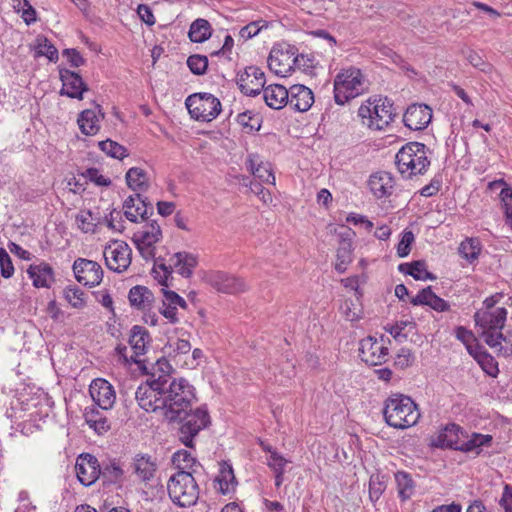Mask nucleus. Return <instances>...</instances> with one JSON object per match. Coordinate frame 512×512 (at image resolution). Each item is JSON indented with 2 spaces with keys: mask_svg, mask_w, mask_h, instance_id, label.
<instances>
[{
  "mask_svg": "<svg viewBox=\"0 0 512 512\" xmlns=\"http://www.w3.org/2000/svg\"><path fill=\"white\" fill-rule=\"evenodd\" d=\"M426 265L423 261H414L412 263H403L399 265V271L412 276L416 280H420L424 273Z\"/></svg>",
  "mask_w": 512,
  "mask_h": 512,
  "instance_id": "de8ad7c7",
  "label": "nucleus"
},
{
  "mask_svg": "<svg viewBox=\"0 0 512 512\" xmlns=\"http://www.w3.org/2000/svg\"><path fill=\"white\" fill-rule=\"evenodd\" d=\"M413 241L414 234L412 231H405L397 247V254L399 257H406L410 253Z\"/></svg>",
  "mask_w": 512,
  "mask_h": 512,
  "instance_id": "bf43d9fd",
  "label": "nucleus"
},
{
  "mask_svg": "<svg viewBox=\"0 0 512 512\" xmlns=\"http://www.w3.org/2000/svg\"><path fill=\"white\" fill-rule=\"evenodd\" d=\"M267 106L279 110L288 104V89L280 84H272L262 89Z\"/></svg>",
  "mask_w": 512,
  "mask_h": 512,
  "instance_id": "393cba45",
  "label": "nucleus"
},
{
  "mask_svg": "<svg viewBox=\"0 0 512 512\" xmlns=\"http://www.w3.org/2000/svg\"><path fill=\"white\" fill-rule=\"evenodd\" d=\"M162 237V232L159 224L156 221L147 223L142 230H139L133 235V242L140 253L149 257L152 256V248Z\"/></svg>",
  "mask_w": 512,
  "mask_h": 512,
  "instance_id": "2eb2a0df",
  "label": "nucleus"
},
{
  "mask_svg": "<svg viewBox=\"0 0 512 512\" xmlns=\"http://www.w3.org/2000/svg\"><path fill=\"white\" fill-rule=\"evenodd\" d=\"M98 146L102 152L112 158L123 159L128 155L127 149L124 146L111 139L100 141Z\"/></svg>",
  "mask_w": 512,
  "mask_h": 512,
  "instance_id": "a19ab883",
  "label": "nucleus"
},
{
  "mask_svg": "<svg viewBox=\"0 0 512 512\" xmlns=\"http://www.w3.org/2000/svg\"><path fill=\"white\" fill-rule=\"evenodd\" d=\"M73 272L76 280L88 287L99 285L103 279V269L96 262L84 258L74 261Z\"/></svg>",
  "mask_w": 512,
  "mask_h": 512,
  "instance_id": "f8f14e48",
  "label": "nucleus"
},
{
  "mask_svg": "<svg viewBox=\"0 0 512 512\" xmlns=\"http://www.w3.org/2000/svg\"><path fill=\"white\" fill-rule=\"evenodd\" d=\"M137 14L140 19L148 26H152L156 22L151 8L146 4L138 5Z\"/></svg>",
  "mask_w": 512,
  "mask_h": 512,
  "instance_id": "338daca9",
  "label": "nucleus"
},
{
  "mask_svg": "<svg viewBox=\"0 0 512 512\" xmlns=\"http://www.w3.org/2000/svg\"><path fill=\"white\" fill-rule=\"evenodd\" d=\"M161 292L163 293V300L162 304L167 306H173L177 308V306H180L182 308H186V301L180 297L177 293L174 291L167 290L166 288H161Z\"/></svg>",
  "mask_w": 512,
  "mask_h": 512,
  "instance_id": "5fc2aeb1",
  "label": "nucleus"
},
{
  "mask_svg": "<svg viewBox=\"0 0 512 512\" xmlns=\"http://www.w3.org/2000/svg\"><path fill=\"white\" fill-rule=\"evenodd\" d=\"M130 304L139 309H148L154 300L153 293L145 286H134L129 291Z\"/></svg>",
  "mask_w": 512,
  "mask_h": 512,
  "instance_id": "2f4dec72",
  "label": "nucleus"
},
{
  "mask_svg": "<svg viewBox=\"0 0 512 512\" xmlns=\"http://www.w3.org/2000/svg\"><path fill=\"white\" fill-rule=\"evenodd\" d=\"M482 370L491 377H497L499 373L498 363L492 355H490L483 346L471 355Z\"/></svg>",
  "mask_w": 512,
  "mask_h": 512,
  "instance_id": "72a5a7b5",
  "label": "nucleus"
},
{
  "mask_svg": "<svg viewBox=\"0 0 512 512\" xmlns=\"http://www.w3.org/2000/svg\"><path fill=\"white\" fill-rule=\"evenodd\" d=\"M89 393L96 405L103 410L111 409L116 400L113 386L102 378L95 379L91 382Z\"/></svg>",
  "mask_w": 512,
  "mask_h": 512,
  "instance_id": "dca6fc26",
  "label": "nucleus"
},
{
  "mask_svg": "<svg viewBox=\"0 0 512 512\" xmlns=\"http://www.w3.org/2000/svg\"><path fill=\"white\" fill-rule=\"evenodd\" d=\"M482 337L485 343L491 348L499 347V350H503L501 330L482 331Z\"/></svg>",
  "mask_w": 512,
  "mask_h": 512,
  "instance_id": "13d9d810",
  "label": "nucleus"
},
{
  "mask_svg": "<svg viewBox=\"0 0 512 512\" xmlns=\"http://www.w3.org/2000/svg\"><path fill=\"white\" fill-rule=\"evenodd\" d=\"M480 251V242L476 238H467L459 246V254L469 262L476 260Z\"/></svg>",
  "mask_w": 512,
  "mask_h": 512,
  "instance_id": "c9c22d12",
  "label": "nucleus"
},
{
  "mask_svg": "<svg viewBox=\"0 0 512 512\" xmlns=\"http://www.w3.org/2000/svg\"><path fill=\"white\" fill-rule=\"evenodd\" d=\"M165 377L158 376L156 373L149 377L145 383H142L135 392V398L138 405L147 412H156L163 410V396L165 390Z\"/></svg>",
  "mask_w": 512,
  "mask_h": 512,
  "instance_id": "0eeeda50",
  "label": "nucleus"
},
{
  "mask_svg": "<svg viewBox=\"0 0 512 512\" xmlns=\"http://www.w3.org/2000/svg\"><path fill=\"white\" fill-rule=\"evenodd\" d=\"M351 252L352 245L351 243H341L340 247L337 250V263L335 265V269L339 273H344L346 270V266L351 262Z\"/></svg>",
  "mask_w": 512,
  "mask_h": 512,
  "instance_id": "c03bdc74",
  "label": "nucleus"
},
{
  "mask_svg": "<svg viewBox=\"0 0 512 512\" xmlns=\"http://www.w3.org/2000/svg\"><path fill=\"white\" fill-rule=\"evenodd\" d=\"M197 264V256L187 252H178L170 258V267H174L180 275L186 278L193 274Z\"/></svg>",
  "mask_w": 512,
  "mask_h": 512,
  "instance_id": "bb28decb",
  "label": "nucleus"
},
{
  "mask_svg": "<svg viewBox=\"0 0 512 512\" xmlns=\"http://www.w3.org/2000/svg\"><path fill=\"white\" fill-rule=\"evenodd\" d=\"M83 176L89 179L91 182H94L98 186H109L111 184V180L104 177L97 168H89L84 173Z\"/></svg>",
  "mask_w": 512,
  "mask_h": 512,
  "instance_id": "680f3d73",
  "label": "nucleus"
},
{
  "mask_svg": "<svg viewBox=\"0 0 512 512\" xmlns=\"http://www.w3.org/2000/svg\"><path fill=\"white\" fill-rule=\"evenodd\" d=\"M236 123L245 133L258 131L261 127V120L258 116L252 115L251 112L239 113L236 116Z\"/></svg>",
  "mask_w": 512,
  "mask_h": 512,
  "instance_id": "58836bf2",
  "label": "nucleus"
},
{
  "mask_svg": "<svg viewBox=\"0 0 512 512\" xmlns=\"http://www.w3.org/2000/svg\"><path fill=\"white\" fill-rule=\"evenodd\" d=\"M380 475H372L369 482V496L371 500L379 499L380 495L385 490L384 481L380 479Z\"/></svg>",
  "mask_w": 512,
  "mask_h": 512,
  "instance_id": "6e6d98bb",
  "label": "nucleus"
},
{
  "mask_svg": "<svg viewBox=\"0 0 512 512\" xmlns=\"http://www.w3.org/2000/svg\"><path fill=\"white\" fill-rule=\"evenodd\" d=\"M163 392V415L171 422L178 420L184 412L190 409L195 399L193 387L183 378L169 383V378L166 376Z\"/></svg>",
  "mask_w": 512,
  "mask_h": 512,
  "instance_id": "f257e3e1",
  "label": "nucleus"
},
{
  "mask_svg": "<svg viewBox=\"0 0 512 512\" xmlns=\"http://www.w3.org/2000/svg\"><path fill=\"white\" fill-rule=\"evenodd\" d=\"M433 291L431 290V287H426L422 289L415 297H412L410 299V303L414 306L417 305H430L431 298L433 296Z\"/></svg>",
  "mask_w": 512,
  "mask_h": 512,
  "instance_id": "0e129e2a",
  "label": "nucleus"
},
{
  "mask_svg": "<svg viewBox=\"0 0 512 512\" xmlns=\"http://www.w3.org/2000/svg\"><path fill=\"white\" fill-rule=\"evenodd\" d=\"M187 65L193 74L202 75L208 67V59L203 55H191L187 59Z\"/></svg>",
  "mask_w": 512,
  "mask_h": 512,
  "instance_id": "49530a36",
  "label": "nucleus"
},
{
  "mask_svg": "<svg viewBox=\"0 0 512 512\" xmlns=\"http://www.w3.org/2000/svg\"><path fill=\"white\" fill-rule=\"evenodd\" d=\"M455 336L459 341H461L465 345L467 352L470 355H472V353H475L480 347H482L478 343L473 345V343L476 342L474 334L472 333V331L466 329L463 326L456 327Z\"/></svg>",
  "mask_w": 512,
  "mask_h": 512,
  "instance_id": "79ce46f5",
  "label": "nucleus"
},
{
  "mask_svg": "<svg viewBox=\"0 0 512 512\" xmlns=\"http://www.w3.org/2000/svg\"><path fill=\"white\" fill-rule=\"evenodd\" d=\"M395 163L405 178L424 174L430 166L426 146L419 142L407 143L397 152Z\"/></svg>",
  "mask_w": 512,
  "mask_h": 512,
  "instance_id": "7ed1b4c3",
  "label": "nucleus"
},
{
  "mask_svg": "<svg viewBox=\"0 0 512 512\" xmlns=\"http://www.w3.org/2000/svg\"><path fill=\"white\" fill-rule=\"evenodd\" d=\"M463 432L454 423L447 425L438 435V445L459 450L462 442Z\"/></svg>",
  "mask_w": 512,
  "mask_h": 512,
  "instance_id": "cd10ccee",
  "label": "nucleus"
},
{
  "mask_svg": "<svg viewBox=\"0 0 512 512\" xmlns=\"http://www.w3.org/2000/svg\"><path fill=\"white\" fill-rule=\"evenodd\" d=\"M507 317V310L498 307L493 311L479 310L474 314V321L483 331L501 330L504 327Z\"/></svg>",
  "mask_w": 512,
  "mask_h": 512,
  "instance_id": "6ab92c4d",
  "label": "nucleus"
},
{
  "mask_svg": "<svg viewBox=\"0 0 512 512\" xmlns=\"http://www.w3.org/2000/svg\"><path fill=\"white\" fill-rule=\"evenodd\" d=\"M490 440V436H485L482 434H473L470 439L462 440L459 450L464 452L476 451L477 453H479L478 449L485 443L489 442Z\"/></svg>",
  "mask_w": 512,
  "mask_h": 512,
  "instance_id": "a18cd8bd",
  "label": "nucleus"
},
{
  "mask_svg": "<svg viewBox=\"0 0 512 512\" xmlns=\"http://www.w3.org/2000/svg\"><path fill=\"white\" fill-rule=\"evenodd\" d=\"M188 36L192 42H204L211 36L210 23L202 18L196 19L190 26Z\"/></svg>",
  "mask_w": 512,
  "mask_h": 512,
  "instance_id": "f704fd0d",
  "label": "nucleus"
},
{
  "mask_svg": "<svg viewBox=\"0 0 512 512\" xmlns=\"http://www.w3.org/2000/svg\"><path fill=\"white\" fill-rule=\"evenodd\" d=\"M266 79L264 72L256 66H248L243 72L237 74L236 83L241 92L248 96L260 94Z\"/></svg>",
  "mask_w": 512,
  "mask_h": 512,
  "instance_id": "ddd939ff",
  "label": "nucleus"
},
{
  "mask_svg": "<svg viewBox=\"0 0 512 512\" xmlns=\"http://www.w3.org/2000/svg\"><path fill=\"white\" fill-rule=\"evenodd\" d=\"M383 415L386 423L396 429L412 427L420 418L416 403L403 394H393L385 401Z\"/></svg>",
  "mask_w": 512,
  "mask_h": 512,
  "instance_id": "f03ea898",
  "label": "nucleus"
},
{
  "mask_svg": "<svg viewBox=\"0 0 512 512\" xmlns=\"http://www.w3.org/2000/svg\"><path fill=\"white\" fill-rule=\"evenodd\" d=\"M394 185L395 182L392 175L385 171L372 174L368 180V187L377 199L391 196L394 190Z\"/></svg>",
  "mask_w": 512,
  "mask_h": 512,
  "instance_id": "5701e85b",
  "label": "nucleus"
},
{
  "mask_svg": "<svg viewBox=\"0 0 512 512\" xmlns=\"http://www.w3.org/2000/svg\"><path fill=\"white\" fill-rule=\"evenodd\" d=\"M150 341V335L148 331L139 325L132 327L130 331L129 344L133 349V355L130 356L132 362L141 365V361L137 359L138 356L143 355L146 352L147 345Z\"/></svg>",
  "mask_w": 512,
  "mask_h": 512,
  "instance_id": "b1692460",
  "label": "nucleus"
},
{
  "mask_svg": "<svg viewBox=\"0 0 512 512\" xmlns=\"http://www.w3.org/2000/svg\"><path fill=\"white\" fill-rule=\"evenodd\" d=\"M431 119L432 109L425 104L410 105L403 116L405 126L415 131L426 128Z\"/></svg>",
  "mask_w": 512,
  "mask_h": 512,
  "instance_id": "f3484780",
  "label": "nucleus"
},
{
  "mask_svg": "<svg viewBox=\"0 0 512 512\" xmlns=\"http://www.w3.org/2000/svg\"><path fill=\"white\" fill-rule=\"evenodd\" d=\"M396 113L392 103L387 99L362 104L358 109V116L363 125L371 130H383L391 121Z\"/></svg>",
  "mask_w": 512,
  "mask_h": 512,
  "instance_id": "423d86ee",
  "label": "nucleus"
},
{
  "mask_svg": "<svg viewBox=\"0 0 512 512\" xmlns=\"http://www.w3.org/2000/svg\"><path fill=\"white\" fill-rule=\"evenodd\" d=\"M181 423L179 428L180 441L189 448L193 447L194 437L210 423L208 412L204 408H191L184 412L177 420Z\"/></svg>",
  "mask_w": 512,
  "mask_h": 512,
  "instance_id": "6e6552de",
  "label": "nucleus"
},
{
  "mask_svg": "<svg viewBox=\"0 0 512 512\" xmlns=\"http://www.w3.org/2000/svg\"><path fill=\"white\" fill-rule=\"evenodd\" d=\"M29 277L33 281L35 287H49L53 281V270L47 263H40L38 265H30L27 270Z\"/></svg>",
  "mask_w": 512,
  "mask_h": 512,
  "instance_id": "c85d7f7f",
  "label": "nucleus"
},
{
  "mask_svg": "<svg viewBox=\"0 0 512 512\" xmlns=\"http://www.w3.org/2000/svg\"><path fill=\"white\" fill-rule=\"evenodd\" d=\"M75 470L78 480L84 486L93 484L100 475L98 460L90 454L79 456L76 461Z\"/></svg>",
  "mask_w": 512,
  "mask_h": 512,
  "instance_id": "a211bd4d",
  "label": "nucleus"
},
{
  "mask_svg": "<svg viewBox=\"0 0 512 512\" xmlns=\"http://www.w3.org/2000/svg\"><path fill=\"white\" fill-rule=\"evenodd\" d=\"M314 103L312 90L304 85L295 84L288 90V104L296 111L306 112Z\"/></svg>",
  "mask_w": 512,
  "mask_h": 512,
  "instance_id": "4be33fe9",
  "label": "nucleus"
},
{
  "mask_svg": "<svg viewBox=\"0 0 512 512\" xmlns=\"http://www.w3.org/2000/svg\"><path fill=\"white\" fill-rule=\"evenodd\" d=\"M295 68H298L304 72L310 71L314 68V58L309 55L295 53Z\"/></svg>",
  "mask_w": 512,
  "mask_h": 512,
  "instance_id": "69168bd1",
  "label": "nucleus"
},
{
  "mask_svg": "<svg viewBox=\"0 0 512 512\" xmlns=\"http://www.w3.org/2000/svg\"><path fill=\"white\" fill-rule=\"evenodd\" d=\"M247 289V285L243 279L236 276H226V293L238 294Z\"/></svg>",
  "mask_w": 512,
  "mask_h": 512,
  "instance_id": "4d7b16f0",
  "label": "nucleus"
},
{
  "mask_svg": "<svg viewBox=\"0 0 512 512\" xmlns=\"http://www.w3.org/2000/svg\"><path fill=\"white\" fill-rule=\"evenodd\" d=\"M133 213L136 215V222H138L139 217L141 220H146L149 215L153 214V205L147 201V198L141 196L133 208Z\"/></svg>",
  "mask_w": 512,
  "mask_h": 512,
  "instance_id": "864d4df0",
  "label": "nucleus"
},
{
  "mask_svg": "<svg viewBox=\"0 0 512 512\" xmlns=\"http://www.w3.org/2000/svg\"><path fill=\"white\" fill-rule=\"evenodd\" d=\"M170 499L180 507H190L199 498V488L190 471H178L167 484Z\"/></svg>",
  "mask_w": 512,
  "mask_h": 512,
  "instance_id": "20e7f679",
  "label": "nucleus"
},
{
  "mask_svg": "<svg viewBox=\"0 0 512 512\" xmlns=\"http://www.w3.org/2000/svg\"><path fill=\"white\" fill-rule=\"evenodd\" d=\"M128 187L137 192L146 191L149 187V178L145 170L139 167L130 168L125 175Z\"/></svg>",
  "mask_w": 512,
  "mask_h": 512,
  "instance_id": "473e14b6",
  "label": "nucleus"
},
{
  "mask_svg": "<svg viewBox=\"0 0 512 512\" xmlns=\"http://www.w3.org/2000/svg\"><path fill=\"white\" fill-rule=\"evenodd\" d=\"M171 365L169 364V362L165 359V358H161L159 359L152 367V372L150 373V377H152V375L154 373H156V378L158 376H164L166 375L167 378H169V383H171L173 380H175L174 378H172V376L170 375V371H171Z\"/></svg>",
  "mask_w": 512,
  "mask_h": 512,
  "instance_id": "052dcab7",
  "label": "nucleus"
},
{
  "mask_svg": "<svg viewBox=\"0 0 512 512\" xmlns=\"http://www.w3.org/2000/svg\"><path fill=\"white\" fill-rule=\"evenodd\" d=\"M240 184L247 188V191L257 195L265 204L272 202V194L264 188L261 183L250 180L249 177L243 176Z\"/></svg>",
  "mask_w": 512,
  "mask_h": 512,
  "instance_id": "4c0bfd02",
  "label": "nucleus"
},
{
  "mask_svg": "<svg viewBox=\"0 0 512 512\" xmlns=\"http://www.w3.org/2000/svg\"><path fill=\"white\" fill-rule=\"evenodd\" d=\"M84 419L88 426L99 435L106 433L110 429V424L107 418L96 406L85 408Z\"/></svg>",
  "mask_w": 512,
  "mask_h": 512,
  "instance_id": "7c9ffc66",
  "label": "nucleus"
},
{
  "mask_svg": "<svg viewBox=\"0 0 512 512\" xmlns=\"http://www.w3.org/2000/svg\"><path fill=\"white\" fill-rule=\"evenodd\" d=\"M37 54L46 56L50 61L58 59V51L46 38H38Z\"/></svg>",
  "mask_w": 512,
  "mask_h": 512,
  "instance_id": "09e8293b",
  "label": "nucleus"
},
{
  "mask_svg": "<svg viewBox=\"0 0 512 512\" xmlns=\"http://www.w3.org/2000/svg\"><path fill=\"white\" fill-rule=\"evenodd\" d=\"M499 505L504 509V512H512V487H505Z\"/></svg>",
  "mask_w": 512,
  "mask_h": 512,
  "instance_id": "774afa93",
  "label": "nucleus"
},
{
  "mask_svg": "<svg viewBox=\"0 0 512 512\" xmlns=\"http://www.w3.org/2000/svg\"><path fill=\"white\" fill-rule=\"evenodd\" d=\"M246 163L253 176L259 181L275 184V176L270 163L263 162L257 155H249Z\"/></svg>",
  "mask_w": 512,
  "mask_h": 512,
  "instance_id": "a878e982",
  "label": "nucleus"
},
{
  "mask_svg": "<svg viewBox=\"0 0 512 512\" xmlns=\"http://www.w3.org/2000/svg\"><path fill=\"white\" fill-rule=\"evenodd\" d=\"M185 105L191 117L197 121L209 122L222 110L220 100L209 93L192 94L187 97Z\"/></svg>",
  "mask_w": 512,
  "mask_h": 512,
  "instance_id": "1a4fd4ad",
  "label": "nucleus"
},
{
  "mask_svg": "<svg viewBox=\"0 0 512 512\" xmlns=\"http://www.w3.org/2000/svg\"><path fill=\"white\" fill-rule=\"evenodd\" d=\"M264 27H266L265 21L260 20L251 22L240 29L239 38L246 41L256 36Z\"/></svg>",
  "mask_w": 512,
  "mask_h": 512,
  "instance_id": "8fccbe9b",
  "label": "nucleus"
},
{
  "mask_svg": "<svg viewBox=\"0 0 512 512\" xmlns=\"http://www.w3.org/2000/svg\"><path fill=\"white\" fill-rule=\"evenodd\" d=\"M141 194L136 193L127 197L123 203L124 214L131 222H136V215L133 213V208L136 206V202L140 200Z\"/></svg>",
  "mask_w": 512,
  "mask_h": 512,
  "instance_id": "e2e57ef3",
  "label": "nucleus"
},
{
  "mask_svg": "<svg viewBox=\"0 0 512 512\" xmlns=\"http://www.w3.org/2000/svg\"><path fill=\"white\" fill-rule=\"evenodd\" d=\"M63 296L73 308L81 309L86 305L85 293L76 285L64 288Z\"/></svg>",
  "mask_w": 512,
  "mask_h": 512,
  "instance_id": "e433bc0d",
  "label": "nucleus"
},
{
  "mask_svg": "<svg viewBox=\"0 0 512 512\" xmlns=\"http://www.w3.org/2000/svg\"><path fill=\"white\" fill-rule=\"evenodd\" d=\"M366 90L365 78L360 69L349 67L341 70L334 79V99L339 105L361 95Z\"/></svg>",
  "mask_w": 512,
  "mask_h": 512,
  "instance_id": "39448f33",
  "label": "nucleus"
},
{
  "mask_svg": "<svg viewBox=\"0 0 512 512\" xmlns=\"http://www.w3.org/2000/svg\"><path fill=\"white\" fill-rule=\"evenodd\" d=\"M359 356L368 365H381L387 360L388 348L382 340L378 341L376 338L368 336L360 342Z\"/></svg>",
  "mask_w": 512,
  "mask_h": 512,
  "instance_id": "4468645a",
  "label": "nucleus"
},
{
  "mask_svg": "<svg viewBox=\"0 0 512 512\" xmlns=\"http://www.w3.org/2000/svg\"><path fill=\"white\" fill-rule=\"evenodd\" d=\"M156 463L148 455L138 454L133 459L132 469L142 481H149L156 472Z\"/></svg>",
  "mask_w": 512,
  "mask_h": 512,
  "instance_id": "c756f323",
  "label": "nucleus"
},
{
  "mask_svg": "<svg viewBox=\"0 0 512 512\" xmlns=\"http://www.w3.org/2000/svg\"><path fill=\"white\" fill-rule=\"evenodd\" d=\"M500 197L505 209L506 223L512 229V189L509 187L502 188Z\"/></svg>",
  "mask_w": 512,
  "mask_h": 512,
  "instance_id": "3c124183",
  "label": "nucleus"
},
{
  "mask_svg": "<svg viewBox=\"0 0 512 512\" xmlns=\"http://www.w3.org/2000/svg\"><path fill=\"white\" fill-rule=\"evenodd\" d=\"M103 256L109 270L123 273L131 264L132 250L126 242L114 240L105 246Z\"/></svg>",
  "mask_w": 512,
  "mask_h": 512,
  "instance_id": "9b49d317",
  "label": "nucleus"
},
{
  "mask_svg": "<svg viewBox=\"0 0 512 512\" xmlns=\"http://www.w3.org/2000/svg\"><path fill=\"white\" fill-rule=\"evenodd\" d=\"M395 481L399 496L403 500L410 498L413 493V480L411 476L407 472L399 471L395 474Z\"/></svg>",
  "mask_w": 512,
  "mask_h": 512,
  "instance_id": "ea45409f",
  "label": "nucleus"
},
{
  "mask_svg": "<svg viewBox=\"0 0 512 512\" xmlns=\"http://www.w3.org/2000/svg\"><path fill=\"white\" fill-rule=\"evenodd\" d=\"M0 274L8 279L14 274V266L8 252L4 248H0Z\"/></svg>",
  "mask_w": 512,
  "mask_h": 512,
  "instance_id": "603ef678",
  "label": "nucleus"
},
{
  "mask_svg": "<svg viewBox=\"0 0 512 512\" xmlns=\"http://www.w3.org/2000/svg\"><path fill=\"white\" fill-rule=\"evenodd\" d=\"M172 463L179 471H186L193 468L196 460L189 451L179 450L173 454Z\"/></svg>",
  "mask_w": 512,
  "mask_h": 512,
  "instance_id": "37998d69",
  "label": "nucleus"
},
{
  "mask_svg": "<svg viewBox=\"0 0 512 512\" xmlns=\"http://www.w3.org/2000/svg\"><path fill=\"white\" fill-rule=\"evenodd\" d=\"M105 114L100 105H95L92 109L82 111L77 119L80 131L87 136L96 135L100 130V122Z\"/></svg>",
  "mask_w": 512,
  "mask_h": 512,
  "instance_id": "412c9836",
  "label": "nucleus"
},
{
  "mask_svg": "<svg viewBox=\"0 0 512 512\" xmlns=\"http://www.w3.org/2000/svg\"><path fill=\"white\" fill-rule=\"evenodd\" d=\"M296 52L297 49L289 44L274 45L267 59L270 71L278 76H287L295 68Z\"/></svg>",
  "mask_w": 512,
  "mask_h": 512,
  "instance_id": "9d476101",
  "label": "nucleus"
},
{
  "mask_svg": "<svg viewBox=\"0 0 512 512\" xmlns=\"http://www.w3.org/2000/svg\"><path fill=\"white\" fill-rule=\"evenodd\" d=\"M60 79L63 84L60 92L61 95H66L70 98L83 99V92L87 91L88 87L78 73L68 69H61Z\"/></svg>",
  "mask_w": 512,
  "mask_h": 512,
  "instance_id": "aec40b11",
  "label": "nucleus"
}]
</instances>
